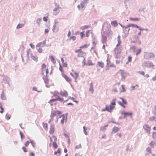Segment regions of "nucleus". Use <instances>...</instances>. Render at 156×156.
Here are the masks:
<instances>
[{
    "mask_svg": "<svg viewBox=\"0 0 156 156\" xmlns=\"http://www.w3.org/2000/svg\"><path fill=\"white\" fill-rule=\"evenodd\" d=\"M49 137L50 143L49 144V146L51 147L52 146L55 149H57L58 146L56 143L57 141V137L55 135H53L51 137L49 136Z\"/></svg>",
    "mask_w": 156,
    "mask_h": 156,
    "instance_id": "f257e3e1",
    "label": "nucleus"
},
{
    "mask_svg": "<svg viewBox=\"0 0 156 156\" xmlns=\"http://www.w3.org/2000/svg\"><path fill=\"white\" fill-rule=\"evenodd\" d=\"M116 99H113L111 102V105L109 106H106L105 107L106 110L109 112H111L115 107L116 105Z\"/></svg>",
    "mask_w": 156,
    "mask_h": 156,
    "instance_id": "f03ea898",
    "label": "nucleus"
},
{
    "mask_svg": "<svg viewBox=\"0 0 156 156\" xmlns=\"http://www.w3.org/2000/svg\"><path fill=\"white\" fill-rule=\"evenodd\" d=\"M41 74L43 75L44 73L45 72L46 75H48V67H47V66L45 63L42 64L41 69Z\"/></svg>",
    "mask_w": 156,
    "mask_h": 156,
    "instance_id": "7ed1b4c3",
    "label": "nucleus"
},
{
    "mask_svg": "<svg viewBox=\"0 0 156 156\" xmlns=\"http://www.w3.org/2000/svg\"><path fill=\"white\" fill-rule=\"evenodd\" d=\"M76 53H77V55L79 57H84L86 56V53L85 52L83 51L81 49H79L75 51Z\"/></svg>",
    "mask_w": 156,
    "mask_h": 156,
    "instance_id": "20e7f679",
    "label": "nucleus"
},
{
    "mask_svg": "<svg viewBox=\"0 0 156 156\" xmlns=\"http://www.w3.org/2000/svg\"><path fill=\"white\" fill-rule=\"evenodd\" d=\"M155 57V55L154 54L151 52L146 53L144 55V57L145 58L148 59L151 58H154Z\"/></svg>",
    "mask_w": 156,
    "mask_h": 156,
    "instance_id": "39448f33",
    "label": "nucleus"
},
{
    "mask_svg": "<svg viewBox=\"0 0 156 156\" xmlns=\"http://www.w3.org/2000/svg\"><path fill=\"white\" fill-rule=\"evenodd\" d=\"M122 50V47L121 45L117 46L116 45V48L114 50V51L116 54H118L121 52Z\"/></svg>",
    "mask_w": 156,
    "mask_h": 156,
    "instance_id": "423d86ee",
    "label": "nucleus"
},
{
    "mask_svg": "<svg viewBox=\"0 0 156 156\" xmlns=\"http://www.w3.org/2000/svg\"><path fill=\"white\" fill-rule=\"evenodd\" d=\"M44 42L43 43L42 42L36 45V47L37 50L38 52L39 53H41L42 51V49L40 48V47H42L43 46H44Z\"/></svg>",
    "mask_w": 156,
    "mask_h": 156,
    "instance_id": "0eeeda50",
    "label": "nucleus"
},
{
    "mask_svg": "<svg viewBox=\"0 0 156 156\" xmlns=\"http://www.w3.org/2000/svg\"><path fill=\"white\" fill-rule=\"evenodd\" d=\"M62 113V112L59 110H56L52 112L51 113V117H53L55 116H57L59 115Z\"/></svg>",
    "mask_w": 156,
    "mask_h": 156,
    "instance_id": "6e6552de",
    "label": "nucleus"
},
{
    "mask_svg": "<svg viewBox=\"0 0 156 156\" xmlns=\"http://www.w3.org/2000/svg\"><path fill=\"white\" fill-rule=\"evenodd\" d=\"M143 127L147 133L148 134L150 133L151 129L150 127L148 125L146 124H144L143 126Z\"/></svg>",
    "mask_w": 156,
    "mask_h": 156,
    "instance_id": "1a4fd4ad",
    "label": "nucleus"
},
{
    "mask_svg": "<svg viewBox=\"0 0 156 156\" xmlns=\"http://www.w3.org/2000/svg\"><path fill=\"white\" fill-rule=\"evenodd\" d=\"M60 117L62 118L61 119V122L62 124H63L65 122H66L67 121V117L64 114L60 116Z\"/></svg>",
    "mask_w": 156,
    "mask_h": 156,
    "instance_id": "9d476101",
    "label": "nucleus"
},
{
    "mask_svg": "<svg viewBox=\"0 0 156 156\" xmlns=\"http://www.w3.org/2000/svg\"><path fill=\"white\" fill-rule=\"evenodd\" d=\"M88 0H84L83 2H82L80 5H78V8L79 9L81 8H82L84 7L85 5L87 3Z\"/></svg>",
    "mask_w": 156,
    "mask_h": 156,
    "instance_id": "9b49d317",
    "label": "nucleus"
},
{
    "mask_svg": "<svg viewBox=\"0 0 156 156\" xmlns=\"http://www.w3.org/2000/svg\"><path fill=\"white\" fill-rule=\"evenodd\" d=\"M120 98L122 100V103L121 102L119 101L118 102V103L119 105H121L124 108H125L126 106L125 105H127V103L126 101H125L122 98Z\"/></svg>",
    "mask_w": 156,
    "mask_h": 156,
    "instance_id": "f8f14e48",
    "label": "nucleus"
},
{
    "mask_svg": "<svg viewBox=\"0 0 156 156\" xmlns=\"http://www.w3.org/2000/svg\"><path fill=\"white\" fill-rule=\"evenodd\" d=\"M60 94L61 96L65 97H67L68 95L67 91L65 90H63L61 91L60 92Z\"/></svg>",
    "mask_w": 156,
    "mask_h": 156,
    "instance_id": "ddd939ff",
    "label": "nucleus"
},
{
    "mask_svg": "<svg viewBox=\"0 0 156 156\" xmlns=\"http://www.w3.org/2000/svg\"><path fill=\"white\" fill-rule=\"evenodd\" d=\"M122 115L124 117H126L128 116H131L132 115L131 112H126L125 111H123L121 112Z\"/></svg>",
    "mask_w": 156,
    "mask_h": 156,
    "instance_id": "4468645a",
    "label": "nucleus"
},
{
    "mask_svg": "<svg viewBox=\"0 0 156 156\" xmlns=\"http://www.w3.org/2000/svg\"><path fill=\"white\" fill-rule=\"evenodd\" d=\"M62 77L65 79L67 81L69 82L71 81V79L67 76L66 75L64 74V73H62Z\"/></svg>",
    "mask_w": 156,
    "mask_h": 156,
    "instance_id": "2eb2a0df",
    "label": "nucleus"
},
{
    "mask_svg": "<svg viewBox=\"0 0 156 156\" xmlns=\"http://www.w3.org/2000/svg\"><path fill=\"white\" fill-rule=\"evenodd\" d=\"M55 131V126L54 125H51L50 126V128L49 131V133L51 134H53Z\"/></svg>",
    "mask_w": 156,
    "mask_h": 156,
    "instance_id": "dca6fc26",
    "label": "nucleus"
},
{
    "mask_svg": "<svg viewBox=\"0 0 156 156\" xmlns=\"http://www.w3.org/2000/svg\"><path fill=\"white\" fill-rule=\"evenodd\" d=\"M70 74L76 80L79 76V74L76 72H74L73 73H71Z\"/></svg>",
    "mask_w": 156,
    "mask_h": 156,
    "instance_id": "f3484780",
    "label": "nucleus"
},
{
    "mask_svg": "<svg viewBox=\"0 0 156 156\" xmlns=\"http://www.w3.org/2000/svg\"><path fill=\"white\" fill-rule=\"evenodd\" d=\"M56 101H58L63 103H64L65 101H68V100L64 101L63 98H62L59 96H58L57 98H56Z\"/></svg>",
    "mask_w": 156,
    "mask_h": 156,
    "instance_id": "a211bd4d",
    "label": "nucleus"
},
{
    "mask_svg": "<svg viewBox=\"0 0 156 156\" xmlns=\"http://www.w3.org/2000/svg\"><path fill=\"white\" fill-rule=\"evenodd\" d=\"M145 64H146V66L149 68H153L154 67V65L151 62L147 63L146 62H145Z\"/></svg>",
    "mask_w": 156,
    "mask_h": 156,
    "instance_id": "6ab92c4d",
    "label": "nucleus"
},
{
    "mask_svg": "<svg viewBox=\"0 0 156 156\" xmlns=\"http://www.w3.org/2000/svg\"><path fill=\"white\" fill-rule=\"evenodd\" d=\"M119 130V128L116 127H114L112 129V134H114L117 132Z\"/></svg>",
    "mask_w": 156,
    "mask_h": 156,
    "instance_id": "aec40b11",
    "label": "nucleus"
},
{
    "mask_svg": "<svg viewBox=\"0 0 156 156\" xmlns=\"http://www.w3.org/2000/svg\"><path fill=\"white\" fill-rule=\"evenodd\" d=\"M59 12L60 11L58 8H55L53 10V14L55 15H56L59 13Z\"/></svg>",
    "mask_w": 156,
    "mask_h": 156,
    "instance_id": "412c9836",
    "label": "nucleus"
},
{
    "mask_svg": "<svg viewBox=\"0 0 156 156\" xmlns=\"http://www.w3.org/2000/svg\"><path fill=\"white\" fill-rule=\"evenodd\" d=\"M117 41L118 43L117 44V46L121 45L122 42L121 40V36L120 35H118L117 37Z\"/></svg>",
    "mask_w": 156,
    "mask_h": 156,
    "instance_id": "4be33fe9",
    "label": "nucleus"
},
{
    "mask_svg": "<svg viewBox=\"0 0 156 156\" xmlns=\"http://www.w3.org/2000/svg\"><path fill=\"white\" fill-rule=\"evenodd\" d=\"M31 58L35 62H37L38 61V58L37 56L33 55L31 54L30 56Z\"/></svg>",
    "mask_w": 156,
    "mask_h": 156,
    "instance_id": "5701e85b",
    "label": "nucleus"
},
{
    "mask_svg": "<svg viewBox=\"0 0 156 156\" xmlns=\"http://www.w3.org/2000/svg\"><path fill=\"white\" fill-rule=\"evenodd\" d=\"M56 98L53 99L49 100L48 101V103H49L51 105H53L54 103L56 101Z\"/></svg>",
    "mask_w": 156,
    "mask_h": 156,
    "instance_id": "b1692460",
    "label": "nucleus"
},
{
    "mask_svg": "<svg viewBox=\"0 0 156 156\" xmlns=\"http://www.w3.org/2000/svg\"><path fill=\"white\" fill-rule=\"evenodd\" d=\"M89 90L91 92L92 94L94 93V89H93V85L92 83H91L90 84V87L89 89Z\"/></svg>",
    "mask_w": 156,
    "mask_h": 156,
    "instance_id": "393cba45",
    "label": "nucleus"
},
{
    "mask_svg": "<svg viewBox=\"0 0 156 156\" xmlns=\"http://www.w3.org/2000/svg\"><path fill=\"white\" fill-rule=\"evenodd\" d=\"M111 25L113 27H115L118 26L117 21L116 20L114 21L111 22Z\"/></svg>",
    "mask_w": 156,
    "mask_h": 156,
    "instance_id": "a878e982",
    "label": "nucleus"
},
{
    "mask_svg": "<svg viewBox=\"0 0 156 156\" xmlns=\"http://www.w3.org/2000/svg\"><path fill=\"white\" fill-rule=\"evenodd\" d=\"M43 79L44 80V82L45 83L48 84V83L49 80L47 77V75L46 76H46L44 77H43Z\"/></svg>",
    "mask_w": 156,
    "mask_h": 156,
    "instance_id": "bb28decb",
    "label": "nucleus"
},
{
    "mask_svg": "<svg viewBox=\"0 0 156 156\" xmlns=\"http://www.w3.org/2000/svg\"><path fill=\"white\" fill-rule=\"evenodd\" d=\"M97 64L101 68H103L104 67V64L103 62H98L97 63Z\"/></svg>",
    "mask_w": 156,
    "mask_h": 156,
    "instance_id": "cd10ccee",
    "label": "nucleus"
},
{
    "mask_svg": "<svg viewBox=\"0 0 156 156\" xmlns=\"http://www.w3.org/2000/svg\"><path fill=\"white\" fill-rule=\"evenodd\" d=\"M128 27H138V26L137 25L134 24H129L128 25Z\"/></svg>",
    "mask_w": 156,
    "mask_h": 156,
    "instance_id": "c85d7f7f",
    "label": "nucleus"
},
{
    "mask_svg": "<svg viewBox=\"0 0 156 156\" xmlns=\"http://www.w3.org/2000/svg\"><path fill=\"white\" fill-rule=\"evenodd\" d=\"M89 44H85L82 46H81L80 47V49H81L82 50L83 48H87L89 46Z\"/></svg>",
    "mask_w": 156,
    "mask_h": 156,
    "instance_id": "c756f323",
    "label": "nucleus"
},
{
    "mask_svg": "<svg viewBox=\"0 0 156 156\" xmlns=\"http://www.w3.org/2000/svg\"><path fill=\"white\" fill-rule=\"evenodd\" d=\"M49 58L51 59V62L53 63H55L56 62V61L54 59V57L52 56H51L49 57Z\"/></svg>",
    "mask_w": 156,
    "mask_h": 156,
    "instance_id": "7c9ffc66",
    "label": "nucleus"
},
{
    "mask_svg": "<svg viewBox=\"0 0 156 156\" xmlns=\"http://www.w3.org/2000/svg\"><path fill=\"white\" fill-rule=\"evenodd\" d=\"M90 26L85 25V26L82 27L81 28L82 30H85L87 29H88V28H90Z\"/></svg>",
    "mask_w": 156,
    "mask_h": 156,
    "instance_id": "2f4dec72",
    "label": "nucleus"
},
{
    "mask_svg": "<svg viewBox=\"0 0 156 156\" xmlns=\"http://www.w3.org/2000/svg\"><path fill=\"white\" fill-rule=\"evenodd\" d=\"M132 57L131 56H129L128 57V60L126 62V64H128L129 62L132 61Z\"/></svg>",
    "mask_w": 156,
    "mask_h": 156,
    "instance_id": "473e14b6",
    "label": "nucleus"
},
{
    "mask_svg": "<svg viewBox=\"0 0 156 156\" xmlns=\"http://www.w3.org/2000/svg\"><path fill=\"white\" fill-rule=\"evenodd\" d=\"M1 98L3 100H5L6 98L5 94L3 92H2L1 94Z\"/></svg>",
    "mask_w": 156,
    "mask_h": 156,
    "instance_id": "72a5a7b5",
    "label": "nucleus"
},
{
    "mask_svg": "<svg viewBox=\"0 0 156 156\" xmlns=\"http://www.w3.org/2000/svg\"><path fill=\"white\" fill-rule=\"evenodd\" d=\"M108 59H107V65L109 66V67H115V66L113 64H109V63H108Z\"/></svg>",
    "mask_w": 156,
    "mask_h": 156,
    "instance_id": "f704fd0d",
    "label": "nucleus"
},
{
    "mask_svg": "<svg viewBox=\"0 0 156 156\" xmlns=\"http://www.w3.org/2000/svg\"><path fill=\"white\" fill-rule=\"evenodd\" d=\"M87 65L88 66H92L94 65V64L92 62V61L91 60H89L88 61V62L87 63Z\"/></svg>",
    "mask_w": 156,
    "mask_h": 156,
    "instance_id": "c9c22d12",
    "label": "nucleus"
},
{
    "mask_svg": "<svg viewBox=\"0 0 156 156\" xmlns=\"http://www.w3.org/2000/svg\"><path fill=\"white\" fill-rule=\"evenodd\" d=\"M129 20L131 21H138L140 19L138 18H130Z\"/></svg>",
    "mask_w": 156,
    "mask_h": 156,
    "instance_id": "e433bc0d",
    "label": "nucleus"
},
{
    "mask_svg": "<svg viewBox=\"0 0 156 156\" xmlns=\"http://www.w3.org/2000/svg\"><path fill=\"white\" fill-rule=\"evenodd\" d=\"M24 26V24H19L16 27L17 29H19L22 28Z\"/></svg>",
    "mask_w": 156,
    "mask_h": 156,
    "instance_id": "4c0bfd02",
    "label": "nucleus"
},
{
    "mask_svg": "<svg viewBox=\"0 0 156 156\" xmlns=\"http://www.w3.org/2000/svg\"><path fill=\"white\" fill-rule=\"evenodd\" d=\"M90 30H87L86 32V36L87 37H89L90 35L89 33L90 32Z\"/></svg>",
    "mask_w": 156,
    "mask_h": 156,
    "instance_id": "58836bf2",
    "label": "nucleus"
},
{
    "mask_svg": "<svg viewBox=\"0 0 156 156\" xmlns=\"http://www.w3.org/2000/svg\"><path fill=\"white\" fill-rule=\"evenodd\" d=\"M141 51V49L139 48L136 50V55H137L139 54H140Z\"/></svg>",
    "mask_w": 156,
    "mask_h": 156,
    "instance_id": "ea45409f",
    "label": "nucleus"
},
{
    "mask_svg": "<svg viewBox=\"0 0 156 156\" xmlns=\"http://www.w3.org/2000/svg\"><path fill=\"white\" fill-rule=\"evenodd\" d=\"M20 135L21 138L22 139H23L24 138V137H25L24 135L22 132L20 131Z\"/></svg>",
    "mask_w": 156,
    "mask_h": 156,
    "instance_id": "a19ab883",
    "label": "nucleus"
},
{
    "mask_svg": "<svg viewBox=\"0 0 156 156\" xmlns=\"http://www.w3.org/2000/svg\"><path fill=\"white\" fill-rule=\"evenodd\" d=\"M155 119V118L154 116H152L151 117H150L149 118V120L151 121H154Z\"/></svg>",
    "mask_w": 156,
    "mask_h": 156,
    "instance_id": "79ce46f5",
    "label": "nucleus"
},
{
    "mask_svg": "<svg viewBox=\"0 0 156 156\" xmlns=\"http://www.w3.org/2000/svg\"><path fill=\"white\" fill-rule=\"evenodd\" d=\"M41 20V19L40 18H38L37 19V24L39 25Z\"/></svg>",
    "mask_w": 156,
    "mask_h": 156,
    "instance_id": "37998d69",
    "label": "nucleus"
},
{
    "mask_svg": "<svg viewBox=\"0 0 156 156\" xmlns=\"http://www.w3.org/2000/svg\"><path fill=\"white\" fill-rule=\"evenodd\" d=\"M146 151L147 152L149 153H151V149L150 147H148L146 149Z\"/></svg>",
    "mask_w": 156,
    "mask_h": 156,
    "instance_id": "c03bdc74",
    "label": "nucleus"
},
{
    "mask_svg": "<svg viewBox=\"0 0 156 156\" xmlns=\"http://www.w3.org/2000/svg\"><path fill=\"white\" fill-rule=\"evenodd\" d=\"M84 32H82L80 33V34L81 38H83V37L84 35Z\"/></svg>",
    "mask_w": 156,
    "mask_h": 156,
    "instance_id": "a18cd8bd",
    "label": "nucleus"
},
{
    "mask_svg": "<svg viewBox=\"0 0 156 156\" xmlns=\"http://www.w3.org/2000/svg\"><path fill=\"white\" fill-rule=\"evenodd\" d=\"M150 145L152 147H154V141H152L150 144Z\"/></svg>",
    "mask_w": 156,
    "mask_h": 156,
    "instance_id": "49530a36",
    "label": "nucleus"
},
{
    "mask_svg": "<svg viewBox=\"0 0 156 156\" xmlns=\"http://www.w3.org/2000/svg\"><path fill=\"white\" fill-rule=\"evenodd\" d=\"M121 87L122 89V90L121 91V92H125V90L123 85H122L121 86Z\"/></svg>",
    "mask_w": 156,
    "mask_h": 156,
    "instance_id": "de8ad7c7",
    "label": "nucleus"
},
{
    "mask_svg": "<svg viewBox=\"0 0 156 156\" xmlns=\"http://www.w3.org/2000/svg\"><path fill=\"white\" fill-rule=\"evenodd\" d=\"M43 126L45 129H47L48 125H47V123L43 124Z\"/></svg>",
    "mask_w": 156,
    "mask_h": 156,
    "instance_id": "09e8293b",
    "label": "nucleus"
},
{
    "mask_svg": "<svg viewBox=\"0 0 156 156\" xmlns=\"http://www.w3.org/2000/svg\"><path fill=\"white\" fill-rule=\"evenodd\" d=\"M76 37L75 36H73L70 37V39H71L73 41H75L76 39Z\"/></svg>",
    "mask_w": 156,
    "mask_h": 156,
    "instance_id": "8fccbe9b",
    "label": "nucleus"
},
{
    "mask_svg": "<svg viewBox=\"0 0 156 156\" xmlns=\"http://www.w3.org/2000/svg\"><path fill=\"white\" fill-rule=\"evenodd\" d=\"M0 108L1 109V111H0V112H1V113H2L3 112L4 109L2 107V105L1 104L0 105Z\"/></svg>",
    "mask_w": 156,
    "mask_h": 156,
    "instance_id": "3c124183",
    "label": "nucleus"
},
{
    "mask_svg": "<svg viewBox=\"0 0 156 156\" xmlns=\"http://www.w3.org/2000/svg\"><path fill=\"white\" fill-rule=\"evenodd\" d=\"M29 143H30V142H29L28 141H27V142H25V147H27L28 145H29Z\"/></svg>",
    "mask_w": 156,
    "mask_h": 156,
    "instance_id": "603ef678",
    "label": "nucleus"
},
{
    "mask_svg": "<svg viewBox=\"0 0 156 156\" xmlns=\"http://www.w3.org/2000/svg\"><path fill=\"white\" fill-rule=\"evenodd\" d=\"M59 70L62 73H63V71L62 67L60 65V67H59Z\"/></svg>",
    "mask_w": 156,
    "mask_h": 156,
    "instance_id": "864d4df0",
    "label": "nucleus"
},
{
    "mask_svg": "<svg viewBox=\"0 0 156 156\" xmlns=\"http://www.w3.org/2000/svg\"><path fill=\"white\" fill-rule=\"evenodd\" d=\"M62 65H63V66L64 67H67V64L66 62H64V63H63Z\"/></svg>",
    "mask_w": 156,
    "mask_h": 156,
    "instance_id": "5fc2aeb1",
    "label": "nucleus"
},
{
    "mask_svg": "<svg viewBox=\"0 0 156 156\" xmlns=\"http://www.w3.org/2000/svg\"><path fill=\"white\" fill-rule=\"evenodd\" d=\"M22 149L25 152H27V149L25 147H23Z\"/></svg>",
    "mask_w": 156,
    "mask_h": 156,
    "instance_id": "6e6d98bb",
    "label": "nucleus"
},
{
    "mask_svg": "<svg viewBox=\"0 0 156 156\" xmlns=\"http://www.w3.org/2000/svg\"><path fill=\"white\" fill-rule=\"evenodd\" d=\"M49 31V29H45L44 30V33L45 34L47 33Z\"/></svg>",
    "mask_w": 156,
    "mask_h": 156,
    "instance_id": "4d7b16f0",
    "label": "nucleus"
},
{
    "mask_svg": "<svg viewBox=\"0 0 156 156\" xmlns=\"http://www.w3.org/2000/svg\"><path fill=\"white\" fill-rule=\"evenodd\" d=\"M30 45L31 48H32L34 49L35 48V46L34 44H30Z\"/></svg>",
    "mask_w": 156,
    "mask_h": 156,
    "instance_id": "13d9d810",
    "label": "nucleus"
},
{
    "mask_svg": "<svg viewBox=\"0 0 156 156\" xmlns=\"http://www.w3.org/2000/svg\"><path fill=\"white\" fill-rule=\"evenodd\" d=\"M47 18V17H44L43 18V20L45 22H47L48 20Z\"/></svg>",
    "mask_w": 156,
    "mask_h": 156,
    "instance_id": "bf43d9fd",
    "label": "nucleus"
},
{
    "mask_svg": "<svg viewBox=\"0 0 156 156\" xmlns=\"http://www.w3.org/2000/svg\"><path fill=\"white\" fill-rule=\"evenodd\" d=\"M83 130H84V133L86 135H87V132H86V130H85V126H84L83 127Z\"/></svg>",
    "mask_w": 156,
    "mask_h": 156,
    "instance_id": "052dcab7",
    "label": "nucleus"
},
{
    "mask_svg": "<svg viewBox=\"0 0 156 156\" xmlns=\"http://www.w3.org/2000/svg\"><path fill=\"white\" fill-rule=\"evenodd\" d=\"M121 26L123 28H124L125 29H127L128 27H128V25L126 27L123 26L122 25H121Z\"/></svg>",
    "mask_w": 156,
    "mask_h": 156,
    "instance_id": "680f3d73",
    "label": "nucleus"
},
{
    "mask_svg": "<svg viewBox=\"0 0 156 156\" xmlns=\"http://www.w3.org/2000/svg\"><path fill=\"white\" fill-rule=\"evenodd\" d=\"M29 154L30 156H34L35 155V154L32 152H30Z\"/></svg>",
    "mask_w": 156,
    "mask_h": 156,
    "instance_id": "e2e57ef3",
    "label": "nucleus"
},
{
    "mask_svg": "<svg viewBox=\"0 0 156 156\" xmlns=\"http://www.w3.org/2000/svg\"><path fill=\"white\" fill-rule=\"evenodd\" d=\"M30 142L31 144L34 147L35 144L34 143V142L32 140H30Z\"/></svg>",
    "mask_w": 156,
    "mask_h": 156,
    "instance_id": "0e129e2a",
    "label": "nucleus"
},
{
    "mask_svg": "<svg viewBox=\"0 0 156 156\" xmlns=\"http://www.w3.org/2000/svg\"><path fill=\"white\" fill-rule=\"evenodd\" d=\"M57 151L58 153H61V150L60 148H58Z\"/></svg>",
    "mask_w": 156,
    "mask_h": 156,
    "instance_id": "69168bd1",
    "label": "nucleus"
},
{
    "mask_svg": "<svg viewBox=\"0 0 156 156\" xmlns=\"http://www.w3.org/2000/svg\"><path fill=\"white\" fill-rule=\"evenodd\" d=\"M113 91L115 92H117V90L116 88H114L113 89Z\"/></svg>",
    "mask_w": 156,
    "mask_h": 156,
    "instance_id": "338daca9",
    "label": "nucleus"
},
{
    "mask_svg": "<svg viewBox=\"0 0 156 156\" xmlns=\"http://www.w3.org/2000/svg\"><path fill=\"white\" fill-rule=\"evenodd\" d=\"M140 74L143 75H144L145 74L144 73L143 71L140 72Z\"/></svg>",
    "mask_w": 156,
    "mask_h": 156,
    "instance_id": "774afa93",
    "label": "nucleus"
}]
</instances>
